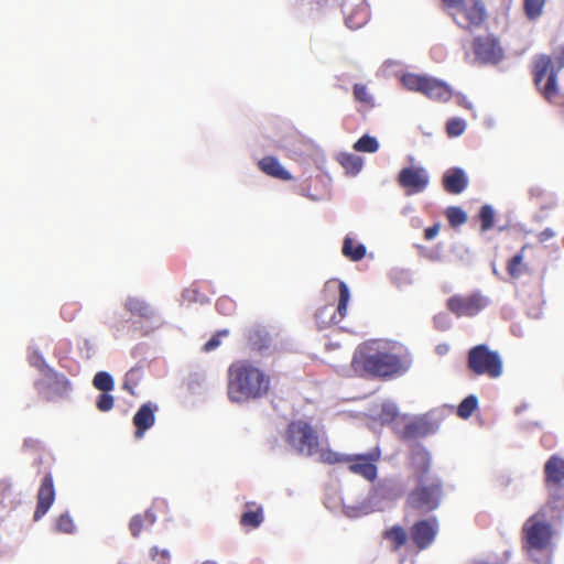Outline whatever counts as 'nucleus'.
I'll use <instances>...</instances> for the list:
<instances>
[{"label":"nucleus","instance_id":"20","mask_svg":"<svg viewBox=\"0 0 564 564\" xmlns=\"http://www.w3.org/2000/svg\"><path fill=\"white\" fill-rule=\"evenodd\" d=\"M544 480L549 489H560L564 481V458L552 455L544 465Z\"/></svg>","mask_w":564,"mask_h":564},{"label":"nucleus","instance_id":"45","mask_svg":"<svg viewBox=\"0 0 564 564\" xmlns=\"http://www.w3.org/2000/svg\"><path fill=\"white\" fill-rule=\"evenodd\" d=\"M78 311V307L75 304H67L63 306L62 314L64 319L73 321L75 317V313Z\"/></svg>","mask_w":564,"mask_h":564},{"label":"nucleus","instance_id":"48","mask_svg":"<svg viewBox=\"0 0 564 564\" xmlns=\"http://www.w3.org/2000/svg\"><path fill=\"white\" fill-rule=\"evenodd\" d=\"M123 388H124V389H127V390H129V392H130L131 394H133V393H134V392L132 391V389L128 386V383H127V382L123 384Z\"/></svg>","mask_w":564,"mask_h":564},{"label":"nucleus","instance_id":"36","mask_svg":"<svg viewBox=\"0 0 564 564\" xmlns=\"http://www.w3.org/2000/svg\"><path fill=\"white\" fill-rule=\"evenodd\" d=\"M445 216L452 227H459L467 221V214L458 206L448 207Z\"/></svg>","mask_w":564,"mask_h":564},{"label":"nucleus","instance_id":"21","mask_svg":"<svg viewBox=\"0 0 564 564\" xmlns=\"http://www.w3.org/2000/svg\"><path fill=\"white\" fill-rule=\"evenodd\" d=\"M442 185L445 192L457 195L466 189L468 178L463 169L451 167L444 173Z\"/></svg>","mask_w":564,"mask_h":564},{"label":"nucleus","instance_id":"14","mask_svg":"<svg viewBox=\"0 0 564 564\" xmlns=\"http://www.w3.org/2000/svg\"><path fill=\"white\" fill-rule=\"evenodd\" d=\"M397 182L408 196L424 192L430 184V174L423 166L403 167L398 176Z\"/></svg>","mask_w":564,"mask_h":564},{"label":"nucleus","instance_id":"41","mask_svg":"<svg viewBox=\"0 0 564 564\" xmlns=\"http://www.w3.org/2000/svg\"><path fill=\"white\" fill-rule=\"evenodd\" d=\"M126 310L140 316H145L148 313V306L137 299H128L124 303Z\"/></svg>","mask_w":564,"mask_h":564},{"label":"nucleus","instance_id":"47","mask_svg":"<svg viewBox=\"0 0 564 564\" xmlns=\"http://www.w3.org/2000/svg\"><path fill=\"white\" fill-rule=\"evenodd\" d=\"M553 237H555V231L551 228H545L536 235V238L540 242H545Z\"/></svg>","mask_w":564,"mask_h":564},{"label":"nucleus","instance_id":"44","mask_svg":"<svg viewBox=\"0 0 564 564\" xmlns=\"http://www.w3.org/2000/svg\"><path fill=\"white\" fill-rule=\"evenodd\" d=\"M151 555L158 564H169L170 562V553L167 550H159L158 547H153L151 550Z\"/></svg>","mask_w":564,"mask_h":564},{"label":"nucleus","instance_id":"23","mask_svg":"<svg viewBox=\"0 0 564 564\" xmlns=\"http://www.w3.org/2000/svg\"><path fill=\"white\" fill-rule=\"evenodd\" d=\"M529 249H533V246L530 243L523 245L520 251L508 261L506 270L511 278L518 279L529 270L528 263L524 262L525 252Z\"/></svg>","mask_w":564,"mask_h":564},{"label":"nucleus","instance_id":"38","mask_svg":"<svg viewBox=\"0 0 564 564\" xmlns=\"http://www.w3.org/2000/svg\"><path fill=\"white\" fill-rule=\"evenodd\" d=\"M56 531L61 533H73L75 530V524L72 517L68 513H63L57 517L55 522Z\"/></svg>","mask_w":564,"mask_h":564},{"label":"nucleus","instance_id":"46","mask_svg":"<svg viewBox=\"0 0 564 564\" xmlns=\"http://www.w3.org/2000/svg\"><path fill=\"white\" fill-rule=\"evenodd\" d=\"M440 229H441V225L440 224H434L433 226L427 227L424 230V238L426 240H433L438 235Z\"/></svg>","mask_w":564,"mask_h":564},{"label":"nucleus","instance_id":"49","mask_svg":"<svg viewBox=\"0 0 564 564\" xmlns=\"http://www.w3.org/2000/svg\"><path fill=\"white\" fill-rule=\"evenodd\" d=\"M203 564H217L216 562H213V561H206L204 562Z\"/></svg>","mask_w":564,"mask_h":564},{"label":"nucleus","instance_id":"27","mask_svg":"<svg viewBox=\"0 0 564 564\" xmlns=\"http://www.w3.org/2000/svg\"><path fill=\"white\" fill-rule=\"evenodd\" d=\"M156 518L152 510H145L142 514H135L132 517L129 523V528L131 534L133 536H139L144 528L151 527L154 524Z\"/></svg>","mask_w":564,"mask_h":564},{"label":"nucleus","instance_id":"11","mask_svg":"<svg viewBox=\"0 0 564 564\" xmlns=\"http://www.w3.org/2000/svg\"><path fill=\"white\" fill-rule=\"evenodd\" d=\"M338 303L325 304L317 308L315 313V321L319 329H325L337 325L347 314V306L350 300V292L345 282L338 285Z\"/></svg>","mask_w":564,"mask_h":564},{"label":"nucleus","instance_id":"31","mask_svg":"<svg viewBox=\"0 0 564 564\" xmlns=\"http://www.w3.org/2000/svg\"><path fill=\"white\" fill-rule=\"evenodd\" d=\"M318 459L323 464L335 465L339 463H346L347 455H341L337 452H334L330 448H319L317 446Z\"/></svg>","mask_w":564,"mask_h":564},{"label":"nucleus","instance_id":"29","mask_svg":"<svg viewBox=\"0 0 564 564\" xmlns=\"http://www.w3.org/2000/svg\"><path fill=\"white\" fill-rule=\"evenodd\" d=\"M341 251L351 261H359L366 256V247L361 243H355L350 237L344 239Z\"/></svg>","mask_w":564,"mask_h":564},{"label":"nucleus","instance_id":"10","mask_svg":"<svg viewBox=\"0 0 564 564\" xmlns=\"http://www.w3.org/2000/svg\"><path fill=\"white\" fill-rule=\"evenodd\" d=\"M40 371L43 376L35 381L34 387L39 397L47 402L64 398L70 389L69 380L42 361Z\"/></svg>","mask_w":564,"mask_h":564},{"label":"nucleus","instance_id":"15","mask_svg":"<svg viewBox=\"0 0 564 564\" xmlns=\"http://www.w3.org/2000/svg\"><path fill=\"white\" fill-rule=\"evenodd\" d=\"M488 305V301L479 293L453 295L446 302V307L457 317H473Z\"/></svg>","mask_w":564,"mask_h":564},{"label":"nucleus","instance_id":"24","mask_svg":"<svg viewBox=\"0 0 564 564\" xmlns=\"http://www.w3.org/2000/svg\"><path fill=\"white\" fill-rule=\"evenodd\" d=\"M247 511L240 517V524L245 528L256 529L263 522V508L254 502H247L245 505Z\"/></svg>","mask_w":564,"mask_h":564},{"label":"nucleus","instance_id":"7","mask_svg":"<svg viewBox=\"0 0 564 564\" xmlns=\"http://www.w3.org/2000/svg\"><path fill=\"white\" fill-rule=\"evenodd\" d=\"M553 528L543 511L529 517L522 527V547L527 552H543L551 547Z\"/></svg>","mask_w":564,"mask_h":564},{"label":"nucleus","instance_id":"3","mask_svg":"<svg viewBox=\"0 0 564 564\" xmlns=\"http://www.w3.org/2000/svg\"><path fill=\"white\" fill-rule=\"evenodd\" d=\"M271 377L247 359L236 360L227 370V397L232 403H248L267 397Z\"/></svg>","mask_w":564,"mask_h":564},{"label":"nucleus","instance_id":"18","mask_svg":"<svg viewBox=\"0 0 564 564\" xmlns=\"http://www.w3.org/2000/svg\"><path fill=\"white\" fill-rule=\"evenodd\" d=\"M36 499V508L33 516L35 521L40 520L48 511L55 500V488L51 474H46L42 479Z\"/></svg>","mask_w":564,"mask_h":564},{"label":"nucleus","instance_id":"28","mask_svg":"<svg viewBox=\"0 0 564 564\" xmlns=\"http://www.w3.org/2000/svg\"><path fill=\"white\" fill-rule=\"evenodd\" d=\"M338 163L344 167L347 174L356 175L362 167V159L351 153H339L337 155Z\"/></svg>","mask_w":564,"mask_h":564},{"label":"nucleus","instance_id":"22","mask_svg":"<svg viewBox=\"0 0 564 564\" xmlns=\"http://www.w3.org/2000/svg\"><path fill=\"white\" fill-rule=\"evenodd\" d=\"M258 167L261 172L273 178L290 181L292 175L281 165L279 160L268 155L258 161Z\"/></svg>","mask_w":564,"mask_h":564},{"label":"nucleus","instance_id":"42","mask_svg":"<svg viewBox=\"0 0 564 564\" xmlns=\"http://www.w3.org/2000/svg\"><path fill=\"white\" fill-rule=\"evenodd\" d=\"M113 405L115 398L108 392H102L96 401V406L101 412L110 411L113 408Z\"/></svg>","mask_w":564,"mask_h":564},{"label":"nucleus","instance_id":"16","mask_svg":"<svg viewBox=\"0 0 564 564\" xmlns=\"http://www.w3.org/2000/svg\"><path fill=\"white\" fill-rule=\"evenodd\" d=\"M379 448L367 454L347 455L346 463L349 471L359 475L366 480L373 481L378 475L377 462L380 459Z\"/></svg>","mask_w":564,"mask_h":564},{"label":"nucleus","instance_id":"26","mask_svg":"<svg viewBox=\"0 0 564 564\" xmlns=\"http://www.w3.org/2000/svg\"><path fill=\"white\" fill-rule=\"evenodd\" d=\"M247 340L252 349L262 350L269 346L270 337L263 327L253 326L247 330Z\"/></svg>","mask_w":564,"mask_h":564},{"label":"nucleus","instance_id":"43","mask_svg":"<svg viewBox=\"0 0 564 564\" xmlns=\"http://www.w3.org/2000/svg\"><path fill=\"white\" fill-rule=\"evenodd\" d=\"M228 334H229V332L227 329H223V330L217 332L215 335L212 336V338L209 340H207L205 343V345L203 346V350L205 352H209V351L215 350L217 347L220 346L221 337H225Z\"/></svg>","mask_w":564,"mask_h":564},{"label":"nucleus","instance_id":"1","mask_svg":"<svg viewBox=\"0 0 564 564\" xmlns=\"http://www.w3.org/2000/svg\"><path fill=\"white\" fill-rule=\"evenodd\" d=\"M410 468L415 487L409 492L405 509L430 513L437 509L443 497V482L432 474V456L422 445H415L410 454Z\"/></svg>","mask_w":564,"mask_h":564},{"label":"nucleus","instance_id":"4","mask_svg":"<svg viewBox=\"0 0 564 564\" xmlns=\"http://www.w3.org/2000/svg\"><path fill=\"white\" fill-rule=\"evenodd\" d=\"M564 67V43L552 56L540 55L533 65V79L543 97L550 102H557V73Z\"/></svg>","mask_w":564,"mask_h":564},{"label":"nucleus","instance_id":"5","mask_svg":"<svg viewBox=\"0 0 564 564\" xmlns=\"http://www.w3.org/2000/svg\"><path fill=\"white\" fill-rule=\"evenodd\" d=\"M458 28L475 33L486 28L488 11L484 0H443Z\"/></svg>","mask_w":564,"mask_h":564},{"label":"nucleus","instance_id":"35","mask_svg":"<svg viewBox=\"0 0 564 564\" xmlns=\"http://www.w3.org/2000/svg\"><path fill=\"white\" fill-rule=\"evenodd\" d=\"M379 149V143L375 137L365 134L354 144L357 152L375 153Z\"/></svg>","mask_w":564,"mask_h":564},{"label":"nucleus","instance_id":"37","mask_svg":"<svg viewBox=\"0 0 564 564\" xmlns=\"http://www.w3.org/2000/svg\"><path fill=\"white\" fill-rule=\"evenodd\" d=\"M481 230L488 231L494 227L495 224V210L490 205H484L481 206L479 214H478Z\"/></svg>","mask_w":564,"mask_h":564},{"label":"nucleus","instance_id":"8","mask_svg":"<svg viewBox=\"0 0 564 564\" xmlns=\"http://www.w3.org/2000/svg\"><path fill=\"white\" fill-rule=\"evenodd\" d=\"M401 82L409 91L422 94L436 102H447L454 95L447 83L425 74L406 73Z\"/></svg>","mask_w":564,"mask_h":564},{"label":"nucleus","instance_id":"25","mask_svg":"<svg viewBox=\"0 0 564 564\" xmlns=\"http://www.w3.org/2000/svg\"><path fill=\"white\" fill-rule=\"evenodd\" d=\"M382 538L390 543L391 551L395 552L406 544L408 532L403 527L394 524L382 532Z\"/></svg>","mask_w":564,"mask_h":564},{"label":"nucleus","instance_id":"30","mask_svg":"<svg viewBox=\"0 0 564 564\" xmlns=\"http://www.w3.org/2000/svg\"><path fill=\"white\" fill-rule=\"evenodd\" d=\"M352 95L357 102L362 104L366 108L375 107V99L364 84H355L352 87Z\"/></svg>","mask_w":564,"mask_h":564},{"label":"nucleus","instance_id":"9","mask_svg":"<svg viewBox=\"0 0 564 564\" xmlns=\"http://www.w3.org/2000/svg\"><path fill=\"white\" fill-rule=\"evenodd\" d=\"M284 440L299 455L313 456L317 453L318 434L306 421L297 420L289 423Z\"/></svg>","mask_w":564,"mask_h":564},{"label":"nucleus","instance_id":"39","mask_svg":"<svg viewBox=\"0 0 564 564\" xmlns=\"http://www.w3.org/2000/svg\"><path fill=\"white\" fill-rule=\"evenodd\" d=\"M466 123L463 119L452 118L446 123V132L449 137H458L464 133Z\"/></svg>","mask_w":564,"mask_h":564},{"label":"nucleus","instance_id":"12","mask_svg":"<svg viewBox=\"0 0 564 564\" xmlns=\"http://www.w3.org/2000/svg\"><path fill=\"white\" fill-rule=\"evenodd\" d=\"M440 532V522L436 517H429L415 521L409 530L413 545L423 551L429 549L436 540Z\"/></svg>","mask_w":564,"mask_h":564},{"label":"nucleus","instance_id":"13","mask_svg":"<svg viewBox=\"0 0 564 564\" xmlns=\"http://www.w3.org/2000/svg\"><path fill=\"white\" fill-rule=\"evenodd\" d=\"M471 47L475 58L481 64H498L505 55L499 40L492 34L476 36Z\"/></svg>","mask_w":564,"mask_h":564},{"label":"nucleus","instance_id":"19","mask_svg":"<svg viewBox=\"0 0 564 564\" xmlns=\"http://www.w3.org/2000/svg\"><path fill=\"white\" fill-rule=\"evenodd\" d=\"M159 411V406L155 403L147 402L143 403L135 414L133 415L132 423L135 427L134 437L140 440L144 436V433L151 429L155 423V413Z\"/></svg>","mask_w":564,"mask_h":564},{"label":"nucleus","instance_id":"2","mask_svg":"<svg viewBox=\"0 0 564 564\" xmlns=\"http://www.w3.org/2000/svg\"><path fill=\"white\" fill-rule=\"evenodd\" d=\"M351 368L361 377L392 379L403 375L409 365L403 356L393 351L390 343L370 339L360 344L355 350Z\"/></svg>","mask_w":564,"mask_h":564},{"label":"nucleus","instance_id":"17","mask_svg":"<svg viewBox=\"0 0 564 564\" xmlns=\"http://www.w3.org/2000/svg\"><path fill=\"white\" fill-rule=\"evenodd\" d=\"M343 13L347 26L352 30L361 28L369 18V9L364 0H345Z\"/></svg>","mask_w":564,"mask_h":564},{"label":"nucleus","instance_id":"40","mask_svg":"<svg viewBox=\"0 0 564 564\" xmlns=\"http://www.w3.org/2000/svg\"><path fill=\"white\" fill-rule=\"evenodd\" d=\"M216 308L220 314L229 316L235 312L236 304L230 297L221 296L216 302Z\"/></svg>","mask_w":564,"mask_h":564},{"label":"nucleus","instance_id":"34","mask_svg":"<svg viewBox=\"0 0 564 564\" xmlns=\"http://www.w3.org/2000/svg\"><path fill=\"white\" fill-rule=\"evenodd\" d=\"M546 0H523L525 17L529 20H536L543 13Z\"/></svg>","mask_w":564,"mask_h":564},{"label":"nucleus","instance_id":"6","mask_svg":"<svg viewBox=\"0 0 564 564\" xmlns=\"http://www.w3.org/2000/svg\"><path fill=\"white\" fill-rule=\"evenodd\" d=\"M466 366L475 377L497 379L503 373V360L497 350L486 344L471 347L467 352Z\"/></svg>","mask_w":564,"mask_h":564},{"label":"nucleus","instance_id":"33","mask_svg":"<svg viewBox=\"0 0 564 564\" xmlns=\"http://www.w3.org/2000/svg\"><path fill=\"white\" fill-rule=\"evenodd\" d=\"M478 408V399L476 395L470 394L465 398L457 408V415L462 419H468Z\"/></svg>","mask_w":564,"mask_h":564},{"label":"nucleus","instance_id":"32","mask_svg":"<svg viewBox=\"0 0 564 564\" xmlns=\"http://www.w3.org/2000/svg\"><path fill=\"white\" fill-rule=\"evenodd\" d=\"M93 386L99 391L110 392L115 388V382L110 373L99 371L93 379Z\"/></svg>","mask_w":564,"mask_h":564}]
</instances>
